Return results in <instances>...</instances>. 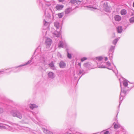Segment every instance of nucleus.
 I'll use <instances>...</instances> for the list:
<instances>
[{
	"instance_id": "obj_1",
	"label": "nucleus",
	"mask_w": 134,
	"mask_h": 134,
	"mask_svg": "<svg viewBox=\"0 0 134 134\" xmlns=\"http://www.w3.org/2000/svg\"><path fill=\"white\" fill-rule=\"evenodd\" d=\"M128 81L126 80H124L122 81L123 86H121V83L120 82V86L121 87V93L120 97V104L119 106L120 105L121 101L123 100L124 97H125L126 94L127 92L129 90L131 89L133 87V85L130 86L131 84H129Z\"/></svg>"
},
{
	"instance_id": "obj_2",
	"label": "nucleus",
	"mask_w": 134,
	"mask_h": 134,
	"mask_svg": "<svg viewBox=\"0 0 134 134\" xmlns=\"http://www.w3.org/2000/svg\"><path fill=\"white\" fill-rule=\"evenodd\" d=\"M45 18L43 21L44 30L42 31L43 35L44 36L47 34V32L49 30V27L51 20V16L49 13L45 12Z\"/></svg>"
},
{
	"instance_id": "obj_3",
	"label": "nucleus",
	"mask_w": 134,
	"mask_h": 134,
	"mask_svg": "<svg viewBox=\"0 0 134 134\" xmlns=\"http://www.w3.org/2000/svg\"><path fill=\"white\" fill-rule=\"evenodd\" d=\"M23 129L30 133H34V131L28 127H24L18 125H16L14 127H10L9 126V127L8 128L7 130L12 132H15L16 131L19 130H21Z\"/></svg>"
},
{
	"instance_id": "obj_4",
	"label": "nucleus",
	"mask_w": 134,
	"mask_h": 134,
	"mask_svg": "<svg viewBox=\"0 0 134 134\" xmlns=\"http://www.w3.org/2000/svg\"><path fill=\"white\" fill-rule=\"evenodd\" d=\"M96 58L97 60L96 62L97 63L98 68H107L109 70H111L112 69V68L111 67L110 68H108L106 66L103 65V64H102V63L101 62L103 61V59L102 57L100 56L97 57Z\"/></svg>"
},
{
	"instance_id": "obj_5",
	"label": "nucleus",
	"mask_w": 134,
	"mask_h": 134,
	"mask_svg": "<svg viewBox=\"0 0 134 134\" xmlns=\"http://www.w3.org/2000/svg\"><path fill=\"white\" fill-rule=\"evenodd\" d=\"M11 114L13 116L17 117L20 119L22 117V114L19 111L12 110L11 112Z\"/></svg>"
},
{
	"instance_id": "obj_6",
	"label": "nucleus",
	"mask_w": 134,
	"mask_h": 134,
	"mask_svg": "<svg viewBox=\"0 0 134 134\" xmlns=\"http://www.w3.org/2000/svg\"><path fill=\"white\" fill-rule=\"evenodd\" d=\"M32 58H31V59L29 60L25 64H22L21 65L18 66L17 67L15 68H14L12 69H9V70H10V71H13L14 72H17L20 71V70H18L17 69V68L18 67H20L24 66L26 65H27L30 64L32 62Z\"/></svg>"
},
{
	"instance_id": "obj_7",
	"label": "nucleus",
	"mask_w": 134,
	"mask_h": 134,
	"mask_svg": "<svg viewBox=\"0 0 134 134\" xmlns=\"http://www.w3.org/2000/svg\"><path fill=\"white\" fill-rule=\"evenodd\" d=\"M32 58H31V59L29 60L25 64H22L21 65L18 66L17 67L15 68H14L12 69H9V70H10V71H13L14 72H17L20 71V70H18L17 69V68L18 67H20L24 66L26 65H27L30 64L32 62Z\"/></svg>"
},
{
	"instance_id": "obj_8",
	"label": "nucleus",
	"mask_w": 134,
	"mask_h": 134,
	"mask_svg": "<svg viewBox=\"0 0 134 134\" xmlns=\"http://www.w3.org/2000/svg\"><path fill=\"white\" fill-rule=\"evenodd\" d=\"M44 58L43 56L41 57L37 60H35L33 62L34 65L35 66H37L39 65L38 64L40 63H44L45 62Z\"/></svg>"
},
{
	"instance_id": "obj_9",
	"label": "nucleus",
	"mask_w": 134,
	"mask_h": 134,
	"mask_svg": "<svg viewBox=\"0 0 134 134\" xmlns=\"http://www.w3.org/2000/svg\"><path fill=\"white\" fill-rule=\"evenodd\" d=\"M115 46H111L109 49V56L110 59L111 60L113 58V53L114 50L115 49Z\"/></svg>"
},
{
	"instance_id": "obj_10",
	"label": "nucleus",
	"mask_w": 134,
	"mask_h": 134,
	"mask_svg": "<svg viewBox=\"0 0 134 134\" xmlns=\"http://www.w3.org/2000/svg\"><path fill=\"white\" fill-rule=\"evenodd\" d=\"M67 44L64 41H60L58 44V47L59 48H63L64 47H66Z\"/></svg>"
},
{
	"instance_id": "obj_11",
	"label": "nucleus",
	"mask_w": 134,
	"mask_h": 134,
	"mask_svg": "<svg viewBox=\"0 0 134 134\" xmlns=\"http://www.w3.org/2000/svg\"><path fill=\"white\" fill-rule=\"evenodd\" d=\"M52 40L48 38H46L45 41V44L46 45L47 48H49L52 44Z\"/></svg>"
},
{
	"instance_id": "obj_12",
	"label": "nucleus",
	"mask_w": 134,
	"mask_h": 134,
	"mask_svg": "<svg viewBox=\"0 0 134 134\" xmlns=\"http://www.w3.org/2000/svg\"><path fill=\"white\" fill-rule=\"evenodd\" d=\"M48 76L49 78L52 79H54L55 77V75L51 71H50L48 72Z\"/></svg>"
},
{
	"instance_id": "obj_13",
	"label": "nucleus",
	"mask_w": 134,
	"mask_h": 134,
	"mask_svg": "<svg viewBox=\"0 0 134 134\" xmlns=\"http://www.w3.org/2000/svg\"><path fill=\"white\" fill-rule=\"evenodd\" d=\"M32 113L33 115L35 116L36 118V120H37V121H35L34 120H33V119L31 118H30L36 124H39V122H40V120L37 117L36 114L35 113L33 112Z\"/></svg>"
},
{
	"instance_id": "obj_14",
	"label": "nucleus",
	"mask_w": 134,
	"mask_h": 134,
	"mask_svg": "<svg viewBox=\"0 0 134 134\" xmlns=\"http://www.w3.org/2000/svg\"><path fill=\"white\" fill-rule=\"evenodd\" d=\"M9 127V126L7 125L3 124L2 123L0 124V128L1 129H8V128Z\"/></svg>"
},
{
	"instance_id": "obj_15",
	"label": "nucleus",
	"mask_w": 134,
	"mask_h": 134,
	"mask_svg": "<svg viewBox=\"0 0 134 134\" xmlns=\"http://www.w3.org/2000/svg\"><path fill=\"white\" fill-rule=\"evenodd\" d=\"M53 2L52 1L46 2H45V6L46 7H49L50 8L52 5L53 4Z\"/></svg>"
},
{
	"instance_id": "obj_16",
	"label": "nucleus",
	"mask_w": 134,
	"mask_h": 134,
	"mask_svg": "<svg viewBox=\"0 0 134 134\" xmlns=\"http://www.w3.org/2000/svg\"><path fill=\"white\" fill-rule=\"evenodd\" d=\"M59 65L60 68H63L65 67L66 64L63 61H62L59 63Z\"/></svg>"
},
{
	"instance_id": "obj_17",
	"label": "nucleus",
	"mask_w": 134,
	"mask_h": 134,
	"mask_svg": "<svg viewBox=\"0 0 134 134\" xmlns=\"http://www.w3.org/2000/svg\"><path fill=\"white\" fill-rule=\"evenodd\" d=\"M72 10L71 8H69L66 9L65 10V14L66 15H67L70 13Z\"/></svg>"
},
{
	"instance_id": "obj_18",
	"label": "nucleus",
	"mask_w": 134,
	"mask_h": 134,
	"mask_svg": "<svg viewBox=\"0 0 134 134\" xmlns=\"http://www.w3.org/2000/svg\"><path fill=\"white\" fill-rule=\"evenodd\" d=\"M49 65L51 69L53 70H56V68L55 67L53 62H52L50 63L49 64Z\"/></svg>"
},
{
	"instance_id": "obj_19",
	"label": "nucleus",
	"mask_w": 134,
	"mask_h": 134,
	"mask_svg": "<svg viewBox=\"0 0 134 134\" xmlns=\"http://www.w3.org/2000/svg\"><path fill=\"white\" fill-rule=\"evenodd\" d=\"M64 7L63 5H57L55 7V8L57 10H60L62 9Z\"/></svg>"
},
{
	"instance_id": "obj_20",
	"label": "nucleus",
	"mask_w": 134,
	"mask_h": 134,
	"mask_svg": "<svg viewBox=\"0 0 134 134\" xmlns=\"http://www.w3.org/2000/svg\"><path fill=\"white\" fill-rule=\"evenodd\" d=\"M114 18L115 20L116 21H120L121 19V17L118 15H117L115 16Z\"/></svg>"
},
{
	"instance_id": "obj_21",
	"label": "nucleus",
	"mask_w": 134,
	"mask_h": 134,
	"mask_svg": "<svg viewBox=\"0 0 134 134\" xmlns=\"http://www.w3.org/2000/svg\"><path fill=\"white\" fill-rule=\"evenodd\" d=\"M42 130L46 134H53V133L49 130H47L45 128H42Z\"/></svg>"
},
{
	"instance_id": "obj_22",
	"label": "nucleus",
	"mask_w": 134,
	"mask_h": 134,
	"mask_svg": "<svg viewBox=\"0 0 134 134\" xmlns=\"http://www.w3.org/2000/svg\"><path fill=\"white\" fill-rule=\"evenodd\" d=\"M70 3L72 4H74L76 3V4H79L81 2L79 1H77V0H71Z\"/></svg>"
},
{
	"instance_id": "obj_23",
	"label": "nucleus",
	"mask_w": 134,
	"mask_h": 134,
	"mask_svg": "<svg viewBox=\"0 0 134 134\" xmlns=\"http://www.w3.org/2000/svg\"><path fill=\"white\" fill-rule=\"evenodd\" d=\"M113 125H114V128L115 129H117L121 127V125L118 123L115 124V123H114Z\"/></svg>"
},
{
	"instance_id": "obj_24",
	"label": "nucleus",
	"mask_w": 134,
	"mask_h": 134,
	"mask_svg": "<svg viewBox=\"0 0 134 134\" xmlns=\"http://www.w3.org/2000/svg\"><path fill=\"white\" fill-rule=\"evenodd\" d=\"M53 36L54 37H59L60 35V32L57 31H55L53 33Z\"/></svg>"
},
{
	"instance_id": "obj_25",
	"label": "nucleus",
	"mask_w": 134,
	"mask_h": 134,
	"mask_svg": "<svg viewBox=\"0 0 134 134\" xmlns=\"http://www.w3.org/2000/svg\"><path fill=\"white\" fill-rule=\"evenodd\" d=\"M29 107L31 109H33L37 107V106L35 104H30Z\"/></svg>"
},
{
	"instance_id": "obj_26",
	"label": "nucleus",
	"mask_w": 134,
	"mask_h": 134,
	"mask_svg": "<svg viewBox=\"0 0 134 134\" xmlns=\"http://www.w3.org/2000/svg\"><path fill=\"white\" fill-rule=\"evenodd\" d=\"M117 31L118 33H121L122 31V26H118L117 29Z\"/></svg>"
},
{
	"instance_id": "obj_27",
	"label": "nucleus",
	"mask_w": 134,
	"mask_h": 134,
	"mask_svg": "<svg viewBox=\"0 0 134 134\" xmlns=\"http://www.w3.org/2000/svg\"><path fill=\"white\" fill-rule=\"evenodd\" d=\"M54 26L56 27L57 29H58L60 26V24L58 22H56L54 23Z\"/></svg>"
},
{
	"instance_id": "obj_28",
	"label": "nucleus",
	"mask_w": 134,
	"mask_h": 134,
	"mask_svg": "<svg viewBox=\"0 0 134 134\" xmlns=\"http://www.w3.org/2000/svg\"><path fill=\"white\" fill-rule=\"evenodd\" d=\"M87 7L89 8L88 9L92 10H93L94 9H97V8L96 7H92L90 5L89 6H87Z\"/></svg>"
},
{
	"instance_id": "obj_29",
	"label": "nucleus",
	"mask_w": 134,
	"mask_h": 134,
	"mask_svg": "<svg viewBox=\"0 0 134 134\" xmlns=\"http://www.w3.org/2000/svg\"><path fill=\"white\" fill-rule=\"evenodd\" d=\"M41 47L40 46H38L37 49L35 50V52L40 53L41 52Z\"/></svg>"
},
{
	"instance_id": "obj_30",
	"label": "nucleus",
	"mask_w": 134,
	"mask_h": 134,
	"mask_svg": "<svg viewBox=\"0 0 134 134\" xmlns=\"http://www.w3.org/2000/svg\"><path fill=\"white\" fill-rule=\"evenodd\" d=\"M120 13L121 14L123 15H125L127 13L126 10L125 9L122 10Z\"/></svg>"
},
{
	"instance_id": "obj_31",
	"label": "nucleus",
	"mask_w": 134,
	"mask_h": 134,
	"mask_svg": "<svg viewBox=\"0 0 134 134\" xmlns=\"http://www.w3.org/2000/svg\"><path fill=\"white\" fill-rule=\"evenodd\" d=\"M70 130L72 132L73 134H81V133L77 132L75 133L74 132V129L73 128H71L70 129Z\"/></svg>"
},
{
	"instance_id": "obj_32",
	"label": "nucleus",
	"mask_w": 134,
	"mask_h": 134,
	"mask_svg": "<svg viewBox=\"0 0 134 134\" xmlns=\"http://www.w3.org/2000/svg\"><path fill=\"white\" fill-rule=\"evenodd\" d=\"M109 132L106 130L103 131L100 133V134H109Z\"/></svg>"
},
{
	"instance_id": "obj_33",
	"label": "nucleus",
	"mask_w": 134,
	"mask_h": 134,
	"mask_svg": "<svg viewBox=\"0 0 134 134\" xmlns=\"http://www.w3.org/2000/svg\"><path fill=\"white\" fill-rule=\"evenodd\" d=\"M119 39V38H117L116 39L114 40L113 42V44L115 45Z\"/></svg>"
},
{
	"instance_id": "obj_34",
	"label": "nucleus",
	"mask_w": 134,
	"mask_h": 134,
	"mask_svg": "<svg viewBox=\"0 0 134 134\" xmlns=\"http://www.w3.org/2000/svg\"><path fill=\"white\" fill-rule=\"evenodd\" d=\"M83 65L85 67L89 68V66L90 65V64L88 63H84Z\"/></svg>"
},
{
	"instance_id": "obj_35",
	"label": "nucleus",
	"mask_w": 134,
	"mask_h": 134,
	"mask_svg": "<svg viewBox=\"0 0 134 134\" xmlns=\"http://www.w3.org/2000/svg\"><path fill=\"white\" fill-rule=\"evenodd\" d=\"M83 72V70H80L79 71H77V74L78 75H80V74H82Z\"/></svg>"
},
{
	"instance_id": "obj_36",
	"label": "nucleus",
	"mask_w": 134,
	"mask_h": 134,
	"mask_svg": "<svg viewBox=\"0 0 134 134\" xmlns=\"http://www.w3.org/2000/svg\"><path fill=\"white\" fill-rule=\"evenodd\" d=\"M130 23H134V17H132L129 19Z\"/></svg>"
},
{
	"instance_id": "obj_37",
	"label": "nucleus",
	"mask_w": 134,
	"mask_h": 134,
	"mask_svg": "<svg viewBox=\"0 0 134 134\" xmlns=\"http://www.w3.org/2000/svg\"><path fill=\"white\" fill-rule=\"evenodd\" d=\"M104 9V10L107 12H109L110 10L108 6L105 7Z\"/></svg>"
},
{
	"instance_id": "obj_38",
	"label": "nucleus",
	"mask_w": 134,
	"mask_h": 134,
	"mask_svg": "<svg viewBox=\"0 0 134 134\" xmlns=\"http://www.w3.org/2000/svg\"><path fill=\"white\" fill-rule=\"evenodd\" d=\"M63 15V13H59L58 14V16L59 18H62Z\"/></svg>"
},
{
	"instance_id": "obj_39",
	"label": "nucleus",
	"mask_w": 134,
	"mask_h": 134,
	"mask_svg": "<svg viewBox=\"0 0 134 134\" xmlns=\"http://www.w3.org/2000/svg\"><path fill=\"white\" fill-rule=\"evenodd\" d=\"M103 7L104 8L105 7H107L108 6L107 3V2H105L103 5Z\"/></svg>"
},
{
	"instance_id": "obj_40",
	"label": "nucleus",
	"mask_w": 134,
	"mask_h": 134,
	"mask_svg": "<svg viewBox=\"0 0 134 134\" xmlns=\"http://www.w3.org/2000/svg\"><path fill=\"white\" fill-rule=\"evenodd\" d=\"M87 59V58L86 57H83L81 58V62H83L85 60H86Z\"/></svg>"
},
{
	"instance_id": "obj_41",
	"label": "nucleus",
	"mask_w": 134,
	"mask_h": 134,
	"mask_svg": "<svg viewBox=\"0 0 134 134\" xmlns=\"http://www.w3.org/2000/svg\"><path fill=\"white\" fill-rule=\"evenodd\" d=\"M68 55L67 56L68 58L70 59L71 58V54H69L68 52H67Z\"/></svg>"
},
{
	"instance_id": "obj_42",
	"label": "nucleus",
	"mask_w": 134,
	"mask_h": 134,
	"mask_svg": "<svg viewBox=\"0 0 134 134\" xmlns=\"http://www.w3.org/2000/svg\"><path fill=\"white\" fill-rule=\"evenodd\" d=\"M106 65L108 66H109L111 65V63L109 62H107L106 63Z\"/></svg>"
},
{
	"instance_id": "obj_43",
	"label": "nucleus",
	"mask_w": 134,
	"mask_h": 134,
	"mask_svg": "<svg viewBox=\"0 0 134 134\" xmlns=\"http://www.w3.org/2000/svg\"><path fill=\"white\" fill-rule=\"evenodd\" d=\"M4 70H2L1 71H0V75L4 73Z\"/></svg>"
},
{
	"instance_id": "obj_44",
	"label": "nucleus",
	"mask_w": 134,
	"mask_h": 134,
	"mask_svg": "<svg viewBox=\"0 0 134 134\" xmlns=\"http://www.w3.org/2000/svg\"><path fill=\"white\" fill-rule=\"evenodd\" d=\"M3 109L0 108V114L3 113Z\"/></svg>"
},
{
	"instance_id": "obj_45",
	"label": "nucleus",
	"mask_w": 134,
	"mask_h": 134,
	"mask_svg": "<svg viewBox=\"0 0 134 134\" xmlns=\"http://www.w3.org/2000/svg\"><path fill=\"white\" fill-rule=\"evenodd\" d=\"M81 63H79L77 64V65L78 66H80V68H81Z\"/></svg>"
},
{
	"instance_id": "obj_46",
	"label": "nucleus",
	"mask_w": 134,
	"mask_h": 134,
	"mask_svg": "<svg viewBox=\"0 0 134 134\" xmlns=\"http://www.w3.org/2000/svg\"><path fill=\"white\" fill-rule=\"evenodd\" d=\"M108 58L107 57H105L104 58V60H105V61H107L108 60Z\"/></svg>"
},
{
	"instance_id": "obj_47",
	"label": "nucleus",
	"mask_w": 134,
	"mask_h": 134,
	"mask_svg": "<svg viewBox=\"0 0 134 134\" xmlns=\"http://www.w3.org/2000/svg\"><path fill=\"white\" fill-rule=\"evenodd\" d=\"M64 0H59V1L60 2H62L64 1Z\"/></svg>"
},
{
	"instance_id": "obj_48",
	"label": "nucleus",
	"mask_w": 134,
	"mask_h": 134,
	"mask_svg": "<svg viewBox=\"0 0 134 134\" xmlns=\"http://www.w3.org/2000/svg\"><path fill=\"white\" fill-rule=\"evenodd\" d=\"M66 134H71V133H69L68 132H66Z\"/></svg>"
},
{
	"instance_id": "obj_49",
	"label": "nucleus",
	"mask_w": 134,
	"mask_h": 134,
	"mask_svg": "<svg viewBox=\"0 0 134 134\" xmlns=\"http://www.w3.org/2000/svg\"><path fill=\"white\" fill-rule=\"evenodd\" d=\"M114 37L115 36V34H114Z\"/></svg>"
},
{
	"instance_id": "obj_50",
	"label": "nucleus",
	"mask_w": 134,
	"mask_h": 134,
	"mask_svg": "<svg viewBox=\"0 0 134 134\" xmlns=\"http://www.w3.org/2000/svg\"><path fill=\"white\" fill-rule=\"evenodd\" d=\"M81 77V76H80V78H79V79H80V78Z\"/></svg>"
},
{
	"instance_id": "obj_51",
	"label": "nucleus",
	"mask_w": 134,
	"mask_h": 134,
	"mask_svg": "<svg viewBox=\"0 0 134 134\" xmlns=\"http://www.w3.org/2000/svg\"><path fill=\"white\" fill-rule=\"evenodd\" d=\"M47 50H45V51H47Z\"/></svg>"
},
{
	"instance_id": "obj_52",
	"label": "nucleus",
	"mask_w": 134,
	"mask_h": 134,
	"mask_svg": "<svg viewBox=\"0 0 134 134\" xmlns=\"http://www.w3.org/2000/svg\"><path fill=\"white\" fill-rule=\"evenodd\" d=\"M49 9L50 10L51 9L50 8H49Z\"/></svg>"
}]
</instances>
